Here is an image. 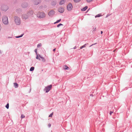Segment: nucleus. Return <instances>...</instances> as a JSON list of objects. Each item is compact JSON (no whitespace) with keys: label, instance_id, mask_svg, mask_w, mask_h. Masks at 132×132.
I'll return each mask as SVG.
<instances>
[{"label":"nucleus","instance_id":"nucleus-17","mask_svg":"<svg viewBox=\"0 0 132 132\" xmlns=\"http://www.w3.org/2000/svg\"><path fill=\"white\" fill-rule=\"evenodd\" d=\"M40 57L41 58L42 60V61H43V62H44L45 61V60L44 57L41 56H40Z\"/></svg>","mask_w":132,"mask_h":132},{"label":"nucleus","instance_id":"nucleus-8","mask_svg":"<svg viewBox=\"0 0 132 132\" xmlns=\"http://www.w3.org/2000/svg\"><path fill=\"white\" fill-rule=\"evenodd\" d=\"M55 14V11L53 10L50 11L48 13V15L50 16H52Z\"/></svg>","mask_w":132,"mask_h":132},{"label":"nucleus","instance_id":"nucleus-37","mask_svg":"<svg viewBox=\"0 0 132 132\" xmlns=\"http://www.w3.org/2000/svg\"><path fill=\"white\" fill-rule=\"evenodd\" d=\"M46 1H49V0H46Z\"/></svg>","mask_w":132,"mask_h":132},{"label":"nucleus","instance_id":"nucleus-28","mask_svg":"<svg viewBox=\"0 0 132 132\" xmlns=\"http://www.w3.org/2000/svg\"><path fill=\"white\" fill-rule=\"evenodd\" d=\"M37 49H36L35 50V52L37 55H38L37 54Z\"/></svg>","mask_w":132,"mask_h":132},{"label":"nucleus","instance_id":"nucleus-20","mask_svg":"<svg viewBox=\"0 0 132 132\" xmlns=\"http://www.w3.org/2000/svg\"><path fill=\"white\" fill-rule=\"evenodd\" d=\"M81 0H74L75 2L77 3L80 2Z\"/></svg>","mask_w":132,"mask_h":132},{"label":"nucleus","instance_id":"nucleus-33","mask_svg":"<svg viewBox=\"0 0 132 132\" xmlns=\"http://www.w3.org/2000/svg\"><path fill=\"white\" fill-rule=\"evenodd\" d=\"M54 3V4H53V5H55L56 4V3H55V2H53ZM52 5H53V4H52Z\"/></svg>","mask_w":132,"mask_h":132},{"label":"nucleus","instance_id":"nucleus-27","mask_svg":"<svg viewBox=\"0 0 132 132\" xmlns=\"http://www.w3.org/2000/svg\"><path fill=\"white\" fill-rule=\"evenodd\" d=\"M25 117V116L23 114H22L21 116V118H23Z\"/></svg>","mask_w":132,"mask_h":132},{"label":"nucleus","instance_id":"nucleus-34","mask_svg":"<svg viewBox=\"0 0 132 132\" xmlns=\"http://www.w3.org/2000/svg\"><path fill=\"white\" fill-rule=\"evenodd\" d=\"M55 50H56V48H54V49L53 50V51L54 52L55 51Z\"/></svg>","mask_w":132,"mask_h":132},{"label":"nucleus","instance_id":"nucleus-10","mask_svg":"<svg viewBox=\"0 0 132 132\" xmlns=\"http://www.w3.org/2000/svg\"><path fill=\"white\" fill-rule=\"evenodd\" d=\"M40 2V1L39 0H34V4L35 5H37Z\"/></svg>","mask_w":132,"mask_h":132},{"label":"nucleus","instance_id":"nucleus-18","mask_svg":"<svg viewBox=\"0 0 132 132\" xmlns=\"http://www.w3.org/2000/svg\"><path fill=\"white\" fill-rule=\"evenodd\" d=\"M64 68L65 69H69L68 67L66 65H65L64 66Z\"/></svg>","mask_w":132,"mask_h":132},{"label":"nucleus","instance_id":"nucleus-29","mask_svg":"<svg viewBox=\"0 0 132 132\" xmlns=\"http://www.w3.org/2000/svg\"><path fill=\"white\" fill-rule=\"evenodd\" d=\"M93 0H87V1L88 2H92Z\"/></svg>","mask_w":132,"mask_h":132},{"label":"nucleus","instance_id":"nucleus-2","mask_svg":"<svg viewBox=\"0 0 132 132\" xmlns=\"http://www.w3.org/2000/svg\"><path fill=\"white\" fill-rule=\"evenodd\" d=\"M9 9L8 7L5 5H2L1 6L0 10L1 11H6Z\"/></svg>","mask_w":132,"mask_h":132},{"label":"nucleus","instance_id":"nucleus-22","mask_svg":"<svg viewBox=\"0 0 132 132\" xmlns=\"http://www.w3.org/2000/svg\"><path fill=\"white\" fill-rule=\"evenodd\" d=\"M42 46V44L41 43H40V44H38V45H37V47H41Z\"/></svg>","mask_w":132,"mask_h":132},{"label":"nucleus","instance_id":"nucleus-13","mask_svg":"<svg viewBox=\"0 0 132 132\" xmlns=\"http://www.w3.org/2000/svg\"><path fill=\"white\" fill-rule=\"evenodd\" d=\"M88 7L87 6H85V7L84 8L81 9V10L82 11H84L86 10L87 9Z\"/></svg>","mask_w":132,"mask_h":132},{"label":"nucleus","instance_id":"nucleus-38","mask_svg":"<svg viewBox=\"0 0 132 132\" xmlns=\"http://www.w3.org/2000/svg\"><path fill=\"white\" fill-rule=\"evenodd\" d=\"M115 51V50H114V51H113V52H114V51Z\"/></svg>","mask_w":132,"mask_h":132},{"label":"nucleus","instance_id":"nucleus-30","mask_svg":"<svg viewBox=\"0 0 132 132\" xmlns=\"http://www.w3.org/2000/svg\"><path fill=\"white\" fill-rule=\"evenodd\" d=\"M113 113V112L112 111H110V115H111L112 113Z\"/></svg>","mask_w":132,"mask_h":132},{"label":"nucleus","instance_id":"nucleus-16","mask_svg":"<svg viewBox=\"0 0 132 132\" xmlns=\"http://www.w3.org/2000/svg\"><path fill=\"white\" fill-rule=\"evenodd\" d=\"M102 16V15L101 14H98L95 16V18L99 17Z\"/></svg>","mask_w":132,"mask_h":132},{"label":"nucleus","instance_id":"nucleus-35","mask_svg":"<svg viewBox=\"0 0 132 132\" xmlns=\"http://www.w3.org/2000/svg\"><path fill=\"white\" fill-rule=\"evenodd\" d=\"M96 44V43L94 44H92V45H90V47H91V46H92L93 45H95V44Z\"/></svg>","mask_w":132,"mask_h":132},{"label":"nucleus","instance_id":"nucleus-3","mask_svg":"<svg viewBox=\"0 0 132 132\" xmlns=\"http://www.w3.org/2000/svg\"><path fill=\"white\" fill-rule=\"evenodd\" d=\"M3 23L5 24H8V21L7 17L5 16H3L2 20Z\"/></svg>","mask_w":132,"mask_h":132},{"label":"nucleus","instance_id":"nucleus-31","mask_svg":"<svg viewBox=\"0 0 132 132\" xmlns=\"http://www.w3.org/2000/svg\"><path fill=\"white\" fill-rule=\"evenodd\" d=\"M23 35H21L20 36H18V37H16V38H19V37H22L23 36Z\"/></svg>","mask_w":132,"mask_h":132},{"label":"nucleus","instance_id":"nucleus-7","mask_svg":"<svg viewBox=\"0 0 132 132\" xmlns=\"http://www.w3.org/2000/svg\"><path fill=\"white\" fill-rule=\"evenodd\" d=\"M52 85H50L46 87L45 89L46 91V92L47 93L52 88Z\"/></svg>","mask_w":132,"mask_h":132},{"label":"nucleus","instance_id":"nucleus-26","mask_svg":"<svg viewBox=\"0 0 132 132\" xmlns=\"http://www.w3.org/2000/svg\"><path fill=\"white\" fill-rule=\"evenodd\" d=\"M6 108L8 109L9 108V103H8L6 105Z\"/></svg>","mask_w":132,"mask_h":132},{"label":"nucleus","instance_id":"nucleus-5","mask_svg":"<svg viewBox=\"0 0 132 132\" xmlns=\"http://www.w3.org/2000/svg\"><path fill=\"white\" fill-rule=\"evenodd\" d=\"M38 16L40 18H44L45 16V13H44L39 12L37 14Z\"/></svg>","mask_w":132,"mask_h":132},{"label":"nucleus","instance_id":"nucleus-11","mask_svg":"<svg viewBox=\"0 0 132 132\" xmlns=\"http://www.w3.org/2000/svg\"><path fill=\"white\" fill-rule=\"evenodd\" d=\"M22 6L23 8H25L26 7H27L28 6V4L27 3H23L22 5Z\"/></svg>","mask_w":132,"mask_h":132},{"label":"nucleus","instance_id":"nucleus-6","mask_svg":"<svg viewBox=\"0 0 132 132\" xmlns=\"http://www.w3.org/2000/svg\"><path fill=\"white\" fill-rule=\"evenodd\" d=\"M73 6L71 3H69L67 6V9L69 11H70L72 9Z\"/></svg>","mask_w":132,"mask_h":132},{"label":"nucleus","instance_id":"nucleus-19","mask_svg":"<svg viewBox=\"0 0 132 132\" xmlns=\"http://www.w3.org/2000/svg\"><path fill=\"white\" fill-rule=\"evenodd\" d=\"M34 68L33 67H32L30 69V71H32L34 70Z\"/></svg>","mask_w":132,"mask_h":132},{"label":"nucleus","instance_id":"nucleus-36","mask_svg":"<svg viewBox=\"0 0 132 132\" xmlns=\"http://www.w3.org/2000/svg\"><path fill=\"white\" fill-rule=\"evenodd\" d=\"M103 31H101V34H102V33H103Z\"/></svg>","mask_w":132,"mask_h":132},{"label":"nucleus","instance_id":"nucleus-12","mask_svg":"<svg viewBox=\"0 0 132 132\" xmlns=\"http://www.w3.org/2000/svg\"><path fill=\"white\" fill-rule=\"evenodd\" d=\"M65 0H61L59 2V4L60 5H62L64 4L65 2Z\"/></svg>","mask_w":132,"mask_h":132},{"label":"nucleus","instance_id":"nucleus-14","mask_svg":"<svg viewBox=\"0 0 132 132\" xmlns=\"http://www.w3.org/2000/svg\"><path fill=\"white\" fill-rule=\"evenodd\" d=\"M87 44V45L88 44L87 43V44H85V45H83L81 46L80 47V49H82V48H83L84 47H85L86 45Z\"/></svg>","mask_w":132,"mask_h":132},{"label":"nucleus","instance_id":"nucleus-21","mask_svg":"<svg viewBox=\"0 0 132 132\" xmlns=\"http://www.w3.org/2000/svg\"><path fill=\"white\" fill-rule=\"evenodd\" d=\"M36 59H39V60H40V58L38 56V55H37V56H36Z\"/></svg>","mask_w":132,"mask_h":132},{"label":"nucleus","instance_id":"nucleus-25","mask_svg":"<svg viewBox=\"0 0 132 132\" xmlns=\"http://www.w3.org/2000/svg\"><path fill=\"white\" fill-rule=\"evenodd\" d=\"M53 114V112H52L50 114V115L49 116V117H52V116Z\"/></svg>","mask_w":132,"mask_h":132},{"label":"nucleus","instance_id":"nucleus-15","mask_svg":"<svg viewBox=\"0 0 132 132\" xmlns=\"http://www.w3.org/2000/svg\"><path fill=\"white\" fill-rule=\"evenodd\" d=\"M14 86L15 88H17L18 87V84L16 83H14Z\"/></svg>","mask_w":132,"mask_h":132},{"label":"nucleus","instance_id":"nucleus-1","mask_svg":"<svg viewBox=\"0 0 132 132\" xmlns=\"http://www.w3.org/2000/svg\"><path fill=\"white\" fill-rule=\"evenodd\" d=\"M32 17H33V12L32 11H30L22 15V18L23 19L26 20Z\"/></svg>","mask_w":132,"mask_h":132},{"label":"nucleus","instance_id":"nucleus-9","mask_svg":"<svg viewBox=\"0 0 132 132\" xmlns=\"http://www.w3.org/2000/svg\"><path fill=\"white\" fill-rule=\"evenodd\" d=\"M58 11L60 13H63L64 11V9L62 7H60Z\"/></svg>","mask_w":132,"mask_h":132},{"label":"nucleus","instance_id":"nucleus-39","mask_svg":"<svg viewBox=\"0 0 132 132\" xmlns=\"http://www.w3.org/2000/svg\"><path fill=\"white\" fill-rule=\"evenodd\" d=\"M96 29V28H95V29Z\"/></svg>","mask_w":132,"mask_h":132},{"label":"nucleus","instance_id":"nucleus-32","mask_svg":"<svg viewBox=\"0 0 132 132\" xmlns=\"http://www.w3.org/2000/svg\"><path fill=\"white\" fill-rule=\"evenodd\" d=\"M48 127H51V124H49L48 125Z\"/></svg>","mask_w":132,"mask_h":132},{"label":"nucleus","instance_id":"nucleus-23","mask_svg":"<svg viewBox=\"0 0 132 132\" xmlns=\"http://www.w3.org/2000/svg\"><path fill=\"white\" fill-rule=\"evenodd\" d=\"M61 21V19H59L57 20L54 23H56L59 22Z\"/></svg>","mask_w":132,"mask_h":132},{"label":"nucleus","instance_id":"nucleus-4","mask_svg":"<svg viewBox=\"0 0 132 132\" xmlns=\"http://www.w3.org/2000/svg\"><path fill=\"white\" fill-rule=\"evenodd\" d=\"M14 21L16 24L19 25L21 23L20 18L18 16H15L14 17Z\"/></svg>","mask_w":132,"mask_h":132},{"label":"nucleus","instance_id":"nucleus-24","mask_svg":"<svg viewBox=\"0 0 132 132\" xmlns=\"http://www.w3.org/2000/svg\"><path fill=\"white\" fill-rule=\"evenodd\" d=\"M63 25V24H62L60 23V24H58L57 25V27H59L60 26H62V25Z\"/></svg>","mask_w":132,"mask_h":132}]
</instances>
